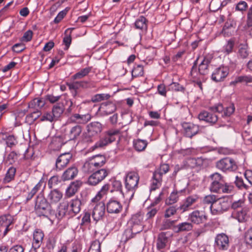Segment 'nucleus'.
I'll return each mask as SVG.
<instances>
[{"mask_svg": "<svg viewBox=\"0 0 252 252\" xmlns=\"http://www.w3.org/2000/svg\"><path fill=\"white\" fill-rule=\"evenodd\" d=\"M72 158V155L70 153H65L61 154L57 159L56 161V167L57 170L63 169L69 163Z\"/></svg>", "mask_w": 252, "mask_h": 252, "instance_id": "2eb2a0df", "label": "nucleus"}, {"mask_svg": "<svg viewBox=\"0 0 252 252\" xmlns=\"http://www.w3.org/2000/svg\"><path fill=\"white\" fill-rule=\"evenodd\" d=\"M169 169V166L167 164H161L159 168L157 169L154 173L159 174L160 177H162L163 174L168 172Z\"/></svg>", "mask_w": 252, "mask_h": 252, "instance_id": "5fc2aeb1", "label": "nucleus"}, {"mask_svg": "<svg viewBox=\"0 0 252 252\" xmlns=\"http://www.w3.org/2000/svg\"><path fill=\"white\" fill-rule=\"evenodd\" d=\"M209 111H203L198 115V118L201 121H204L211 125L215 124L218 120L216 113H220L223 110V106L219 104L209 108Z\"/></svg>", "mask_w": 252, "mask_h": 252, "instance_id": "20e7f679", "label": "nucleus"}, {"mask_svg": "<svg viewBox=\"0 0 252 252\" xmlns=\"http://www.w3.org/2000/svg\"><path fill=\"white\" fill-rule=\"evenodd\" d=\"M40 121H48L52 122L56 121L55 117L52 114V112H47L44 113L41 117Z\"/></svg>", "mask_w": 252, "mask_h": 252, "instance_id": "052dcab7", "label": "nucleus"}, {"mask_svg": "<svg viewBox=\"0 0 252 252\" xmlns=\"http://www.w3.org/2000/svg\"><path fill=\"white\" fill-rule=\"evenodd\" d=\"M191 75L192 76V78L194 79L193 82L195 83V85L196 86H198L201 90H202V83H201V79L202 76H201L198 78L196 77V70L194 67V66L192 67V69L190 72Z\"/></svg>", "mask_w": 252, "mask_h": 252, "instance_id": "3c124183", "label": "nucleus"}, {"mask_svg": "<svg viewBox=\"0 0 252 252\" xmlns=\"http://www.w3.org/2000/svg\"><path fill=\"white\" fill-rule=\"evenodd\" d=\"M109 186L108 184L104 185L100 189V190L97 193L95 197L93 199V201H97L100 200L102 197L106 195L109 190Z\"/></svg>", "mask_w": 252, "mask_h": 252, "instance_id": "37998d69", "label": "nucleus"}, {"mask_svg": "<svg viewBox=\"0 0 252 252\" xmlns=\"http://www.w3.org/2000/svg\"><path fill=\"white\" fill-rule=\"evenodd\" d=\"M68 209L69 205L66 203H63L59 206L57 213H55V212L51 209V215L49 216L48 218L53 220L57 219L60 220L66 214Z\"/></svg>", "mask_w": 252, "mask_h": 252, "instance_id": "dca6fc26", "label": "nucleus"}, {"mask_svg": "<svg viewBox=\"0 0 252 252\" xmlns=\"http://www.w3.org/2000/svg\"><path fill=\"white\" fill-rule=\"evenodd\" d=\"M212 182L211 184L224 182L222 176L218 173H215L211 176Z\"/></svg>", "mask_w": 252, "mask_h": 252, "instance_id": "680f3d73", "label": "nucleus"}, {"mask_svg": "<svg viewBox=\"0 0 252 252\" xmlns=\"http://www.w3.org/2000/svg\"><path fill=\"white\" fill-rule=\"evenodd\" d=\"M15 172L16 169L15 168L10 167L9 168L4 179V182L8 183L13 180L14 178Z\"/></svg>", "mask_w": 252, "mask_h": 252, "instance_id": "603ef678", "label": "nucleus"}, {"mask_svg": "<svg viewBox=\"0 0 252 252\" xmlns=\"http://www.w3.org/2000/svg\"><path fill=\"white\" fill-rule=\"evenodd\" d=\"M108 174V171L105 169L98 170L89 176L88 183L90 185L96 186L103 181Z\"/></svg>", "mask_w": 252, "mask_h": 252, "instance_id": "1a4fd4ad", "label": "nucleus"}, {"mask_svg": "<svg viewBox=\"0 0 252 252\" xmlns=\"http://www.w3.org/2000/svg\"><path fill=\"white\" fill-rule=\"evenodd\" d=\"M100 242L98 240H95L92 243L89 252H100Z\"/></svg>", "mask_w": 252, "mask_h": 252, "instance_id": "13d9d810", "label": "nucleus"}, {"mask_svg": "<svg viewBox=\"0 0 252 252\" xmlns=\"http://www.w3.org/2000/svg\"><path fill=\"white\" fill-rule=\"evenodd\" d=\"M117 107L114 103L108 101L100 104L98 111L102 115L106 116L114 113Z\"/></svg>", "mask_w": 252, "mask_h": 252, "instance_id": "a211bd4d", "label": "nucleus"}, {"mask_svg": "<svg viewBox=\"0 0 252 252\" xmlns=\"http://www.w3.org/2000/svg\"><path fill=\"white\" fill-rule=\"evenodd\" d=\"M12 223V220L10 215L0 217V239L5 236L11 229L10 226Z\"/></svg>", "mask_w": 252, "mask_h": 252, "instance_id": "9d476101", "label": "nucleus"}, {"mask_svg": "<svg viewBox=\"0 0 252 252\" xmlns=\"http://www.w3.org/2000/svg\"><path fill=\"white\" fill-rule=\"evenodd\" d=\"M251 83L252 82V76L250 75L239 76L235 78V80L230 82V85H235L239 83Z\"/></svg>", "mask_w": 252, "mask_h": 252, "instance_id": "79ce46f5", "label": "nucleus"}, {"mask_svg": "<svg viewBox=\"0 0 252 252\" xmlns=\"http://www.w3.org/2000/svg\"><path fill=\"white\" fill-rule=\"evenodd\" d=\"M229 72V69L228 67L220 66L214 70L211 78L216 82L223 81L228 76Z\"/></svg>", "mask_w": 252, "mask_h": 252, "instance_id": "9b49d317", "label": "nucleus"}, {"mask_svg": "<svg viewBox=\"0 0 252 252\" xmlns=\"http://www.w3.org/2000/svg\"><path fill=\"white\" fill-rule=\"evenodd\" d=\"M207 218L206 213L202 211L195 210L189 215V220L191 222L196 224H200L205 222Z\"/></svg>", "mask_w": 252, "mask_h": 252, "instance_id": "f8f14e48", "label": "nucleus"}, {"mask_svg": "<svg viewBox=\"0 0 252 252\" xmlns=\"http://www.w3.org/2000/svg\"><path fill=\"white\" fill-rule=\"evenodd\" d=\"M32 31L28 30L24 33L23 36L21 38V41L25 42H29L32 40Z\"/></svg>", "mask_w": 252, "mask_h": 252, "instance_id": "e2e57ef3", "label": "nucleus"}, {"mask_svg": "<svg viewBox=\"0 0 252 252\" xmlns=\"http://www.w3.org/2000/svg\"><path fill=\"white\" fill-rule=\"evenodd\" d=\"M46 186V183L42 180H40L39 182L31 190L34 193L36 194L42 188L43 189Z\"/></svg>", "mask_w": 252, "mask_h": 252, "instance_id": "0e129e2a", "label": "nucleus"}, {"mask_svg": "<svg viewBox=\"0 0 252 252\" xmlns=\"http://www.w3.org/2000/svg\"><path fill=\"white\" fill-rule=\"evenodd\" d=\"M112 187L113 189L111 190V192H113V191H118L119 192L122 197H124V193L122 191V185L120 181L114 180L112 183Z\"/></svg>", "mask_w": 252, "mask_h": 252, "instance_id": "49530a36", "label": "nucleus"}, {"mask_svg": "<svg viewBox=\"0 0 252 252\" xmlns=\"http://www.w3.org/2000/svg\"><path fill=\"white\" fill-rule=\"evenodd\" d=\"M235 44V40L231 38L228 40L222 47L221 52L226 55L232 53Z\"/></svg>", "mask_w": 252, "mask_h": 252, "instance_id": "e433bc0d", "label": "nucleus"}, {"mask_svg": "<svg viewBox=\"0 0 252 252\" xmlns=\"http://www.w3.org/2000/svg\"><path fill=\"white\" fill-rule=\"evenodd\" d=\"M107 210L109 213L118 214L120 213L123 209L121 203L117 200H110L106 205Z\"/></svg>", "mask_w": 252, "mask_h": 252, "instance_id": "b1692460", "label": "nucleus"}, {"mask_svg": "<svg viewBox=\"0 0 252 252\" xmlns=\"http://www.w3.org/2000/svg\"><path fill=\"white\" fill-rule=\"evenodd\" d=\"M235 106L233 104H231L230 106L226 107L221 113H223L222 116L228 117L232 115L235 111Z\"/></svg>", "mask_w": 252, "mask_h": 252, "instance_id": "4d7b16f0", "label": "nucleus"}, {"mask_svg": "<svg viewBox=\"0 0 252 252\" xmlns=\"http://www.w3.org/2000/svg\"><path fill=\"white\" fill-rule=\"evenodd\" d=\"M45 105V101L42 98H34L30 101L28 107L29 108H33L36 110L41 108Z\"/></svg>", "mask_w": 252, "mask_h": 252, "instance_id": "f704fd0d", "label": "nucleus"}, {"mask_svg": "<svg viewBox=\"0 0 252 252\" xmlns=\"http://www.w3.org/2000/svg\"><path fill=\"white\" fill-rule=\"evenodd\" d=\"M139 181L138 174L135 172H129L125 177V188L128 191L132 192L133 195L135 190L138 188V184Z\"/></svg>", "mask_w": 252, "mask_h": 252, "instance_id": "39448f33", "label": "nucleus"}, {"mask_svg": "<svg viewBox=\"0 0 252 252\" xmlns=\"http://www.w3.org/2000/svg\"><path fill=\"white\" fill-rule=\"evenodd\" d=\"M217 197L213 194H210L205 196L202 200L203 204H210L211 205L215 203Z\"/></svg>", "mask_w": 252, "mask_h": 252, "instance_id": "6e6d98bb", "label": "nucleus"}, {"mask_svg": "<svg viewBox=\"0 0 252 252\" xmlns=\"http://www.w3.org/2000/svg\"><path fill=\"white\" fill-rule=\"evenodd\" d=\"M143 66L141 65H135L131 71L132 77H138L142 76L144 74Z\"/></svg>", "mask_w": 252, "mask_h": 252, "instance_id": "c03bdc74", "label": "nucleus"}, {"mask_svg": "<svg viewBox=\"0 0 252 252\" xmlns=\"http://www.w3.org/2000/svg\"><path fill=\"white\" fill-rule=\"evenodd\" d=\"M64 110V108L62 104H57L53 106L52 113L56 120L62 115Z\"/></svg>", "mask_w": 252, "mask_h": 252, "instance_id": "4c0bfd02", "label": "nucleus"}, {"mask_svg": "<svg viewBox=\"0 0 252 252\" xmlns=\"http://www.w3.org/2000/svg\"><path fill=\"white\" fill-rule=\"evenodd\" d=\"M182 192V190L177 191L173 190L170 194V196L166 200V204L171 205L177 202L179 200L180 194Z\"/></svg>", "mask_w": 252, "mask_h": 252, "instance_id": "c9c22d12", "label": "nucleus"}, {"mask_svg": "<svg viewBox=\"0 0 252 252\" xmlns=\"http://www.w3.org/2000/svg\"><path fill=\"white\" fill-rule=\"evenodd\" d=\"M211 63L210 58L205 57L199 65L198 70L200 75H205L209 72V65Z\"/></svg>", "mask_w": 252, "mask_h": 252, "instance_id": "7c9ffc66", "label": "nucleus"}, {"mask_svg": "<svg viewBox=\"0 0 252 252\" xmlns=\"http://www.w3.org/2000/svg\"><path fill=\"white\" fill-rule=\"evenodd\" d=\"M91 67H87L81 69L80 71L78 72L73 75L71 78L73 80L80 79L87 76L91 71Z\"/></svg>", "mask_w": 252, "mask_h": 252, "instance_id": "ea45409f", "label": "nucleus"}, {"mask_svg": "<svg viewBox=\"0 0 252 252\" xmlns=\"http://www.w3.org/2000/svg\"><path fill=\"white\" fill-rule=\"evenodd\" d=\"M106 162L105 157L102 155H96L88 158L83 166L85 172H93L103 166Z\"/></svg>", "mask_w": 252, "mask_h": 252, "instance_id": "f257e3e1", "label": "nucleus"}, {"mask_svg": "<svg viewBox=\"0 0 252 252\" xmlns=\"http://www.w3.org/2000/svg\"><path fill=\"white\" fill-rule=\"evenodd\" d=\"M63 197V193L58 189H53L50 191L47 196V200L49 204H56L59 202Z\"/></svg>", "mask_w": 252, "mask_h": 252, "instance_id": "a878e982", "label": "nucleus"}, {"mask_svg": "<svg viewBox=\"0 0 252 252\" xmlns=\"http://www.w3.org/2000/svg\"><path fill=\"white\" fill-rule=\"evenodd\" d=\"M78 174V170L75 166H72L67 168L63 174L62 179L63 181H67L73 179Z\"/></svg>", "mask_w": 252, "mask_h": 252, "instance_id": "c85d7f7f", "label": "nucleus"}, {"mask_svg": "<svg viewBox=\"0 0 252 252\" xmlns=\"http://www.w3.org/2000/svg\"><path fill=\"white\" fill-rule=\"evenodd\" d=\"M44 235L43 231L39 229L34 230L33 233V242L31 252L36 251L39 249L42 243Z\"/></svg>", "mask_w": 252, "mask_h": 252, "instance_id": "f3484780", "label": "nucleus"}, {"mask_svg": "<svg viewBox=\"0 0 252 252\" xmlns=\"http://www.w3.org/2000/svg\"><path fill=\"white\" fill-rule=\"evenodd\" d=\"M167 241L166 234L164 232H162L159 234L157 242L158 249L160 251L165 248Z\"/></svg>", "mask_w": 252, "mask_h": 252, "instance_id": "a19ab883", "label": "nucleus"}, {"mask_svg": "<svg viewBox=\"0 0 252 252\" xmlns=\"http://www.w3.org/2000/svg\"><path fill=\"white\" fill-rule=\"evenodd\" d=\"M102 130V125L97 122H94L87 126V131L89 136H93L101 132Z\"/></svg>", "mask_w": 252, "mask_h": 252, "instance_id": "393cba45", "label": "nucleus"}, {"mask_svg": "<svg viewBox=\"0 0 252 252\" xmlns=\"http://www.w3.org/2000/svg\"><path fill=\"white\" fill-rule=\"evenodd\" d=\"M138 233H135L134 230L130 227L127 226V228L125 230L123 235V238L125 241H126L128 240L133 238L135 235Z\"/></svg>", "mask_w": 252, "mask_h": 252, "instance_id": "09e8293b", "label": "nucleus"}, {"mask_svg": "<svg viewBox=\"0 0 252 252\" xmlns=\"http://www.w3.org/2000/svg\"><path fill=\"white\" fill-rule=\"evenodd\" d=\"M218 168L223 171H233L237 169V165L235 161L230 158L221 159L217 163Z\"/></svg>", "mask_w": 252, "mask_h": 252, "instance_id": "6e6552de", "label": "nucleus"}, {"mask_svg": "<svg viewBox=\"0 0 252 252\" xmlns=\"http://www.w3.org/2000/svg\"><path fill=\"white\" fill-rule=\"evenodd\" d=\"M83 84V82H78V81L74 82L73 83H67V85L68 87L70 90L75 91V92L73 94L74 96H75L76 95V90L78 89H79L80 87H82Z\"/></svg>", "mask_w": 252, "mask_h": 252, "instance_id": "864d4df0", "label": "nucleus"}, {"mask_svg": "<svg viewBox=\"0 0 252 252\" xmlns=\"http://www.w3.org/2000/svg\"><path fill=\"white\" fill-rule=\"evenodd\" d=\"M229 204L224 198H217L214 203L210 205L211 213L217 215L222 213L227 210Z\"/></svg>", "mask_w": 252, "mask_h": 252, "instance_id": "0eeeda50", "label": "nucleus"}, {"mask_svg": "<svg viewBox=\"0 0 252 252\" xmlns=\"http://www.w3.org/2000/svg\"><path fill=\"white\" fill-rule=\"evenodd\" d=\"M82 132V127L80 126H75L72 127L64 136L66 141L73 140L77 139Z\"/></svg>", "mask_w": 252, "mask_h": 252, "instance_id": "4be33fe9", "label": "nucleus"}, {"mask_svg": "<svg viewBox=\"0 0 252 252\" xmlns=\"http://www.w3.org/2000/svg\"><path fill=\"white\" fill-rule=\"evenodd\" d=\"M148 144L146 140L138 139L133 141V145L135 150L141 152L144 151Z\"/></svg>", "mask_w": 252, "mask_h": 252, "instance_id": "58836bf2", "label": "nucleus"}, {"mask_svg": "<svg viewBox=\"0 0 252 252\" xmlns=\"http://www.w3.org/2000/svg\"><path fill=\"white\" fill-rule=\"evenodd\" d=\"M69 8L66 7L64 10L60 11L57 17L55 18L54 22L56 24H58L61 22V21L63 18L66 15L67 12L69 11Z\"/></svg>", "mask_w": 252, "mask_h": 252, "instance_id": "bf43d9fd", "label": "nucleus"}, {"mask_svg": "<svg viewBox=\"0 0 252 252\" xmlns=\"http://www.w3.org/2000/svg\"><path fill=\"white\" fill-rule=\"evenodd\" d=\"M82 186V182L80 181H76L72 182L66 189V195L68 197L73 196Z\"/></svg>", "mask_w": 252, "mask_h": 252, "instance_id": "c756f323", "label": "nucleus"}, {"mask_svg": "<svg viewBox=\"0 0 252 252\" xmlns=\"http://www.w3.org/2000/svg\"><path fill=\"white\" fill-rule=\"evenodd\" d=\"M229 238L224 234L220 233L217 235L215 238V244L217 248L220 251H226L229 247Z\"/></svg>", "mask_w": 252, "mask_h": 252, "instance_id": "4468645a", "label": "nucleus"}, {"mask_svg": "<svg viewBox=\"0 0 252 252\" xmlns=\"http://www.w3.org/2000/svg\"><path fill=\"white\" fill-rule=\"evenodd\" d=\"M105 212V206L104 203L99 202L94 208L92 217L95 221H98L104 217Z\"/></svg>", "mask_w": 252, "mask_h": 252, "instance_id": "aec40b11", "label": "nucleus"}, {"mask_svg": "<svg viewBox=\"0 0 252 252\" xmlns=\"http://www.w3.org/2000/svg\"><path fill=\"white\" fill-rule=\"evenodd\" d=\"M174 220H165L162 222L160 229L162 230L168 229L174 224Z\"/></svg>", "mask_w": 252, "mask_h": 252, "instance_id": "338daca9", "label": "nucleus"}, {"mask_svg": "<svg viewBox=\"0 0 252 252\" xmlns=\"http://www.w3.org/2000/svg\"><path fill=\"white\" fill-rule=\"evenodd\" d=\"M193 226L190 222H184L181 223L173 227V230L176 233L181 231H190L192 229Z\"/></svg>", "mask_w": 252, "mask_h": 252, "instance_id": "2f4dec72", "label": "nucleus"}, {"mask_svg": "<svg viewBox=\"0 0 252 252\" xmlns=\"http://www.w3.org/2000/svg\"><path fill=\"white\" fill-rule=\"evenodd\" d=\"M70 30L69 29L66 30L65 31V35L63 39V43L65 45V47L64 48L65 50H67L68 49L71 43V32H70L69 34L67 33Z\"/></svg>", "mask_w": 252, "mask_h": 252, "instance_id": "8fccbe9b", "label": "nucleus"}, {"mask_svg": "<svg viewBox=\"0 0 252 252\" xmlns=\"http://www.w3.org/2000/svg\"><path fill=\"white\" fill-rule=\"evenodd\" d=\"M120 136V130L118 129H110L105 131L102 137L91 147L92 150L103 148L114 142Z\"/></svg>", "mask_w": 252, "mask_h": 252, "instance_id": "f03ea898", "label": "nucleus"}, {"mask_svg": "<svg viewBox=\"0 0 252 252\" xmlns=\"http://www.w3.org/2000/svg\"><path fill=\"white\" fill-rule=\"evenodd\" d=\"M51 206L42 195H38L35 201L34 211L38 216L48 218L51 215Z\"/></svg>", "mask_w": 252, "mask_h": 252, "instance_id": "7ed1b4c3", "label": "nucleus"}, {"mask_svg": "<svg viewBox=\"0 0 252 252\" xmlns=\"http://www.w3.org/2000/svg\"><path fill=\"white\" fill-rule=\"evenodd\" d=\"M143 215L141 212H138L133 215L127 223V226L134 230L135 233H140L144 228L142 222Z\"/></svg>", "mask_w": 252, "mask_h": 252, "instance_id": "423d86ee", "label": "nucleus"}, {"mask_svg": "<svg viewBox=\"0 0 252 252\" xmlns=\"http://www.w3.org/2000/svg\"><path fill=\"white\" fill-rule=\"evenodd\" d=\"M245 240L247 244L252 247V227L248 230L246 233Z\"/></svg>", "mask_w": 252, "mask_h": 252, "instance_id": "774afa93", "label": "nucleus"}, {"mask_svg": "<svg viewBox=\"0 0 252 252\" xmlns=\"http://www.w3.org/2000/svg\"><path fill=\"white\" fill-rule=\"evenodd\" d=\"M24 248L19 245H15L10 248L6 244H2L0 246V251L7 252L9 251L10 252H24Z\"/></svg>", "mask_w": 252, "mask_h": 252, "instance_id": "473e14b6", "label": "nucleus"}, {"mask_svg": "<svg viewBox=\"0 0 252 252\" xmlns=\"http://www.w3.org/2000/svg\"><path fill=\"white\" fill-rule=\"evenodd\" d=\"M248 208L246 207L243 208L240 210L233 212L231 217L237 220L239 222H244L246 221L249 218L248 214Z\"/></svg>", "mask_w": 252, "mask_h": 252, "instance_id": "412c9836", "label": "nucleus"}, {"mask_svg": "<svg viewBox=\"0 0 252 252\" xmlns=\"http://www.w3.org/2000/svg\"><path fill=\"white\" fill-rule=\"evenodd\" d=\"M66 203L69 205V214L71 212L74 214H76L80 211L82 203L80 199L75 198Z\"/></svg>", "mask_w": 252, "mask_h": 252, "instance_id": "cd10ccee", "label": "nucleus"}, {"mask_svg": "<svg viewBox=\"0 0 252 252\" xmlns=\"http://www.w3.org/2000/svg\"><path fill=\"white\" fill-rule=\"evenodd\" d=\"M233 189V187L232 186L228 185L225 182L211 184L210 186V190L211 191L219 193H230Z\"/></svg>", "mask_w": 252, "mask_h": 252, "instance_id": "ddd939ff", "label": "nucleus"}, {"mask_svg": "<svg viewBox=\"0 0 252 252\" xmlns=\"http://www.w3.org/2000/svg\"><path fill=\"white\" fill-rule=\"evenodd\" d=\"M162 181V178L160 177L159 174L154 173L152 180L151 190H155L159 188L161 185Z\"/></svg>", "mask_w": 252, "mask_h": 252, "instance_id": "72a5a7b5", "label": "nucleus"}, {"mask_svg": "<svg viewBox=\"0 0 252 252\" xmlns=\"http://www.w3.org/2000/svg\"><path fill=\"white\" fill-rule=\"evenodd\" d=\"M235 183L236 186L240 189H247L249 188L248 186L244 183L243 180L238 176H236V177Z\"/></svg>", "mask_w": 252, "mask_h": 252, "instance_id": "69168bd1", "label": "nucleus"}, {"mask_svg": "<svg viewBox=\"0 0 252 252\" xmlns=\"http://www.w3.org/2000/svg\"><path fill=\"white\" fill-rule=\"evenodd\" d=\"M198 196L196 195H192L188 196L184 200V203L178 209L181 210L183 212L188 211L189 208L198 200Z\"/></svg>", "mask_w": 252, "mask_h": 252, "instance_id": "5701e85b", "label": "nucleus"}, {"mask_svg": "<svg viewBox=\"0 0 252 252\" xmlns=\"http://www.w3.org/2000/svg\"><path fill=\"white\" fill-rule=\"evenodd\" d=\"M111 97L108 94H96L92 97L91 101L93 102H98L104 100H108Z\"/></svg>", "mask_w": 252, "mask_h": 252, "instance_id": "a18cd8bd", "label": "nucleus"}, {"mask_svg": "<svg viewBox=\"0 0 252 252\" xmlns=\"http://www.w3.org/2000/svg\"><path fill=\"white\" fill-rule=\"evenodd\" d=\"M146 22V19L143 16H141L135 21V26L138 29H145L147 28Z\"/></svg>", "mask_w": 252, "mask_h": 252, "instance_id": "de8ad7c7", "label": "nucleus"}, {"mask_svg": "<svg viewBox=\"0 0 252 252\" xmlns=\"http://www.w3.org/2000/svg\"><path fill=\"white\" fill-rule=\"evenodd\" d=\"M251 52L247 44H240L238 47L237 57L240 59H246L250 55Z\"/></svg>", "mask_w": 252, "mask_h": 252, "instance_id": "bb28decb", "label": "nucleus"}, {"mask_svg": "<svg viewBox=\"0 0 252 252\" xmlns=\"http://www.w3.org/2000/svg\"><path fill=\"white\" fill-rule=\"evenodd\" d=\"M184 134L186 136L192 138L199 131V128L197 125L191 123L184 122L182 124Z\"/></svg>", "mask_w": 252, "mask_h": 252, "instance_id": "6ab92c4d", "label": "nucleus"}]
</instances>
